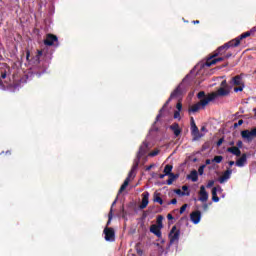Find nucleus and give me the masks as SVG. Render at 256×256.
<instances>
[{"label":"nucleus","mask_w":256,"mask_h":256,"mask_svg":"<svg viewBox=\"0 0 256 256\" xmlns=\"http://www.w3.org/2000/svg\"><path fill=\"white\" fill-rule=\"evenodd\" d=\"M214 185H215V181L210 180V181L207 183L206 187H207V189H211V187H213Z\"/></svg>","instance_id":"obj_37"},{"label":"nucleus","mask_w":256,"mask_h":256,"mask_svg":"<svg viewBox=\"0 0 256 256\" xmlns=\"http://www.w3.org/2000/svg\"><path fill=\"white\" fill-rule=\"evenodd\" d=\"M241 137L242 139H245L246 141H248V143H251V141H253V139H255L256 137V128L252 130L241 131Z\"/></svg>","instance_id":"obj_7"},{"label":"nucleus","mask_w":256,"mask_h":256,"mask_svg":"<svg viewBox=\"0 0 256 256\" xmlns=\"http://www.w3.org/2000/svg\"><path fill=\"white\" fill-rule=\"evenodd\" d=\"M171 205H177V200L175 198H173L171 201H170Z\"/></svg>","instance_id":"obj_52"},{"label":"nucleus","mask_w":256,"mask_h":256,"mask_svg":"<svg viewBox=\"0 0 256 256\" xmlns=\"http://www.w3.org/2000/svg\"><path fill=\"white\" fill-rule=\"evenodd\" d=\"M193 161H197V158H194Z\"/></svg>","instance_id":"obj_62"},{"label":"nucleus","mask_w":256,"mask_h":256,"mask_svg":"<svg viewBox=\"0 0 256 256\" xmlns=\"http://www.w3.org/2000/svg\"><path fill=\"white\" fill-rule=\"evenodd\" d=\"M154 203H159V205H163V198H161V193H154Z\"/></svg>","instance_id":"obj_25"},{"label":"nucleus","mask_w":256,"mask_h":256,"mask_svg":"<svg viewBox=\"0 0 256 256\" xmlns=\"http://www.w3.org/2000/svg\"><path fill=\"white\" fill-rule=\"evenodd\" d=\"M231 173H233V170L229 166V168H227V170L222 174V176L219 177V183H225L229 181V179H231Z\"/></svg>","instance_id":"obj_12"},{"label":"nucleus","mask_w":256,"mask_h":256,"mask_svg":"<svg viewBox=\"0 0 256 256\" xmlns=\"http://www.w3.org/2000/svg\"><path fill=\"white\" fill-rule=\"evenodd\" d=\"M233 165H236V167H245V165H247V161H230L229 167H233Z\"/></svg>","instance_id":"obj_23"},{"label":"nucleus","mask_w":256,"mask_h":256,"mask_svg":"<svg viewBox=\"0 0 256 256\" xmlns=\"http://www.w3.org/2000/svg\"><path fill=\"white\" fill-rule=\"evenodd\" d=\"M224 141H225V138H224V137L220 138V139L217 141V143H216L217 147H221V145H223V142H224Z\"/></svg>","instance_id":"obj_38"},{"label":"nucleus","mask_w":256,"mask_h":256,"mask_svg":"<svg viewBox=\"0 0 256 256\" xmlns=\"http://www.w3.org/2000/svg\"><path fill=\"white\" fill-rule=\"evenodd\" d=\"M135 249H136V253L137 255H143V250L141 249V242H138L136 245H135Z\"/></svg>","instance_id":"obj_29"},{"label":"nucleus","mask_w":256,"mask_h":256,"mask_svg":"<svg viewBox=\"0 0 256 256\" xmlns=\"http://www.w3.org/2000/svg\"><path fill=\"white\" fill-rule=\"evenodd\" d=\"M186 209H187V204L182 205L180 208V215H183V213H185Z\"/></svg>","instance_id":"obj_36"},{"label":"nucleus","mask_w":256,"mask_h":256,"mask_svg":"<svg viewBox=\"0 0 256 256\" xmlns=\"http://www.w3.org/2000/svg\"><path fill=\"white\" fill-rule=\"evenodd\" d=\"M172 100L173 99H171V97L168 98V100L165 102L163 107L160 109L158 115L156 116V121H159V119H161L163 117V111H165V109H167V105H169V103H171Z\"/></svg>","instance_id":"obj_19"},{"label":"nucleus","mask_w":256,"mask_h":256,"mask_svg":"<svg viewBox=\"0 0 256 256\" xmlns=\"http://www.w3.org/2000/svg\"><path fill=\"white\" fill-rule=\"evenodd\" d=\"M197 97L198 99L203 100V99H206V95H205V92L204 91H200L198 94H197Z\"/></svg>","instance_id":"obj_34"},{"label":"nucleus","mask_w":256,"mask_h":256,"mask_svg":"<svg viewBox=\"0 0 256 256\" xmlns=\"http://www.w3.org/2000/svg\"><path fill=\"white\" fill-rule=\"evenodd\" d=\"M221 61H225V56L222 57H213V54L210 55L206 60V67H211V65H217V63H221Z\"/></svg>","instance_id":"obj_11"},{"label":"nucleus","mask_w":256,"mask_h":256,"mask_svg":"<svg viewBox=\"0 0 256 256\" xmlns=\"http://www.w3.org/2000/svg\"><path fill=\"white\" fill-rule=\"evenodd\" d=\"M29 57H31V52L29 50L26 51V59L29 61Z\"/></svg>","instance_id":"obj_48"},{"label":"nucleus","mask_w":256,"mask_h":256,"mask_svg":"<svg viewBox=\"0 0 256 256\" xmlns=\"http://www.w3.org/2000/svg\"><path fill=\"white\" fill-rule=\"evenodd\" d=\"M243 124V120H239L237 123H234V129H237V127H241V125Z\"/></svg>","instance_id":"obj_39"},{"label":"nucleus","mask_w":256,"mask_h":256,"mask_svg":"<svg viewBox=\"0 0 256 256\" xmlns=\"http://www.w3.org/2000/svg\"><path fill=\"white\" fill-rule=\"evenodd\" d=\"M155 165H150V166H148L147 168H146V171H151V169H153V167H154Z\"/></svg>","instance_id":"obj_55"},{"label":"nucleus","mask_w":256,"mask_h":256,"mask_svg":"<svg viewBox=\"0 0 256 256\" xmlns=\"http://www.w3.org/2000/svg\"><path fill=\"white\" fill-rule=\"evenodd\" d=\"M206 165H211V161H206Z\"/></svg>","instance_id":"obj_60"},{"label":"nucleus","mask_w":256,"mask_h":256,"mask_svg":"<svg viewBox=\"0 0 256 256\" xmlns=\"http://www.w3.org/2000/svg\"><path fill=\"white\" fill-rule=\"evenodd\" d=\"M199 195V201H202V203H205L209 199V193L205 190V186L200 187Z\"/></svg>","instance_id":"obj_17"},{"label":"nucleus","mask_w":256,"mask_h":256,"mask_svg":"<svg viewBox=\"0 0 256 256\" xmlns=\"http://www.w3.org/2000/svg\"><path fill=\"white\" fill-rule=\"evenodd\" d=\"M169 175V178L167 180V185H173V181H175V179H178L179 178V174H168Z\"/></svg>","instance_id":"obj_24"},{"label":"nucleus","mask_w":256,"mask_h":256,"mask_svg":"<svg viewBox=\"0 0 256 256\" xmlns=\"http://www.w3.org/2000/svg\"><path fill=\"white\" fill-rule=\"evenodd\" d=\"M231 57H233V53H231V52H227V53L224 55V59H229V58H231Z\"/></svg>","instance_id":"obj_43"},{"label":"nucleus","mask_w":256,"mask_h":256,"mask_svg":"<svg viewBox=\"0 0 256 256\" xmlns=\"http://www.w3.org/2000/svg\"><path fill=\"white\" fill-rule=\"evenodd\" d=\"M116 204H117V198L113 201V203L111 205V209H113V207H115Z\"/></svg>","instance_id":"obj_54"},{"label":"nucleus","mask_w":256,"mask_h":256,"mask_svg":"<svg viewBox=\"0 0 256 256\" xmlns=\"http://www.w3.org/2000/svg\"><path fill=\"white\" fill-rule=\"evenodd\" d=\"M250 35H255L256 33V26L249 30Z\"/></svg>","instance_id":"obj_46"},{"label":"nucleus","mask_w":256,"mask_h":256,"mask_svg":"<svg viewBox=\"0 0 256 256\" xmlns=\"http://www.w3.org/2000/svg\"><path fill=\"white\" fill-rule=\"evenodd\" d=\"M231 47H237V45H235V42L233 40L218 47V49L212 53V57H219V55L224 57L225 53H227V51H229Z\"/></svg>","instance_id":"obj_3"},{"label":"nucleus","mask_w":256,"mask_h":256,"mask_svg":"<svg viewBox=\"0 0 256 256\" xmlns=\"http://www.w3.org/2000/svg\"><path fill=\"white\" fill-rule=\"evenodd\" d=\"M176 109H177L178 111H181V110L183 109V104H181V102H178V103L176 104Z\"/></svg>","instance_id":"obj_42"},{"label":"nucleus","mask_w":256,"mask_h":256,"mask_svg":"<svg viewBox=\"0 0 256 256\" xmlns=\"http://www.w3.org/2000/svg\"><path fill=\"white\" fill-rule=\"evenodd\" d=\"M241 81H242V78L239 75L232 78L233 85H241Z\"/></svg>","instance_id":"obj_27"},{"label":"nucleus","mask_w":256,"mask_h":256,"mask_svg":"<svg viewBox=\"0 0 256 256\" xmlns=\"http://www.w3.org/2000/svg\"><path fill=\"white\" fill-rule=\"evenodd\" d=\"M227 152L235 155L236 157H241V150L237 146L227 148Z\"/></svg>","instance_id":"obj_21"},{"label":"nucleus","mask_w":256,"mask_h":256,"mask_svg":"<svg viewBox=\"0 0 256 256\" xmlns=\"http://www.w3.org/2000/svg\"><path fill=\"white\" fill-rule=\"evenodd\" d=\"M183 95V83H180L177 88L171 93L170 99H177Z\"/></svg>","instance_id":"obj_14"},{"label":"nucleus","mask_w":256,"mask_h":256,"mask_svg":"<svg viewBox=\"0 0 256 256\" xmlns=\"http://www.w3.org/2000/svg\"><path fill=\"white\" fill-rule=\"evenodd\" d=\"M216 163H221V161H216Z\"/></svg>","instance_id":"obj_63"},{"label":"nucleus","mask_w":256,"mask_h":256,"mask_svg":"<svg viewBox=\"0 0 256 256\" xmlns=\"http://www.w3.org/2000/svg\"><path fill=\"white\" fill-rule=\"evenodd\" d=\"M170 129L173 132V134L175 135V137H179V135H181V128L179 127L178 123H173L170 126Z\"/></svg>","instance_id":"obj_20"},{"label":"nucleus","mask_w":256,"mask_h":256,"mask_svg":"<svg viewBox=\"0 0 256 256\" xmlns=\"http://www.w3.org/2000/svg\"><path fill=\"white\" fill-rule=\"evenodd\" d=\"M237 161H247V154H242V156Z\"/></svg>","instance_id":"obj_41"},{"label":"nucleus","mask_w":256,"mask_h":256,"mask_svg":"<svg viewBox=\"0 0 256 256\" xmlns=\"http://www.w3.org/2000/svg\"><path fill=\"white\" fill-rule=\"evenodd\" d=\"M247 37H251V32L249 31L244 32L240 36L233 39L232 41H234V45H236V47H239V45H241V41H243V39H247Z\"/></svg>","instance_id":"obj_13"},{"label":"nucleus","mask_w":256,"mask_h":256,"mask_svg":"<svg viewBox=\"0 0 256 256\" xmlns=\"http://www.w3.org/2000/svg\"><path fill=\"white\" fill-rule=\"evenodd\" d=\"M150 149H151V146L149 142L147 140L143 141L137 153V160L141 161V159H147V157H149Z\"/></svg>","instance_id":"obj_2"},{"label":"nucleus","mask_w":256,"mask_h":256,"mask_svg":"<svg viewBox=\"0 0 256 256\" xmlns=\"http://www.w3.org/2000/svg\"><path fill=\"white\" fill-rule=\"evenodd\" d=\"M122 213H123V217H125L126 213H125V207L122 206V209H121Z\"/></svg>","instance_id":"obj_57"},{"label":"nucleus","mask_w":256,"mask_h":256,"mask_svg":"<svg viewBox=\"0 0 256 256\" xmlns=\"http://www.w3.org/2000/svg\"><path fill=\"white\" fill-rule=\"evenodd\" d=\"M44 45L47 47H53V45L59 47V38H57V35L47 34L46 39L44 40Z\"/></svg>","instance_id":"obj_6"},{"label":"nucleus","mask_w":256,"mask_h":256,"mask_svg":"<svg viewBox=\"0 0 256 256\" xmlns=\"http://www.w3.org/2000/svg\"><path fill=\"white\" fill-rule=\"evenodd\" d=\"M229 93H230L229 90L221 87L218 89L217 92H212V93L208 94L207 98L211 103V101H215V99H217V97H227V95H229Z\"/></svg>","instance_id":"obj_4"},{"label":"nucleus","mask_w":256,"mask_h":256,"mask_svg":"<svg viewBox=\"0 0 256 256\" xmlns=\"http://www.w3.org/2000/svg\"><path fill=\"white\" fill-rule=\"evenodd\" d=\"M234 91L235 93H239V91H243V86L235 87Z\"/></svg>","instance_id":"obj_45"},{"label":"nucleus","mask_w":256,"mask_h":256,"mask_svg":"<svg viewBox=\"0 0 256 256\" xmlns=\"http://www.w3.org/2000/svg\"><path fill=\"white\" fill-rule=\"evenodd\" d=\"M175 193H176V195H180L181 197H184V195L189 196V192L185 193V192L181 191V189H176Z\"/></svg>","instance_id":"obj_33"},{"label":"nucleus","mask_w":256,"mask_h":256,"mask_svg":"<svg viewBox=\"0 0 256 256\" xmlns=\"http://www.w3.org/2000/svg\"><path fill=\"white\" fill-rule=\"evenodd\" d=\"M103 233L105 235V241H108L110 243H113V241H115V229L106 226L103 230Z\"/></svg>","instance_id":"obj_8"},{"label":"nucleus","mask_w":256,"mask_h":256,"mask_svg":"<svg viewBox=\"0 0 256 256\" xmlns=\"http://www.w3.org/2000/svg\"><path fill=\"white\" fill-rule=\"evenodd\" d=\"M190 220L192 221V223H194V225L199 224L201 221V211L196 210V211L192 212L190 214Z\"/></svg>","instance_id":"obj_15"},{"label":"nucleus","mask_w":256,"mask_h":256,"mask_svg":"<svg viewBox=\"0 0 256 256\" xmlns=\"http://www.w3.org/2000/svg\"><path fill=\"white\" fill-rule=\"evenodd\" d=\"M236 147H238V149H241V147H243V141L239 140L237 143H236Z\"/></svg>","instance_id":"obj_47"},{"label":"nucleus","mask_w":256,"mask_h":256,"mask_svg":"<svg viewBox=\"0 0 256 256\" xmlns=\"http://www.w3.org/2000/svg\"><path fill=\"white\" fill-rule=\"evenodd\" d=\"M1 78L7 79V72H1Z\"/></svg>","instance_id":"obj_49"},{"label":"nucleus","mask_w":256,"mask_h":256,"mask_svg":"<svg viewBox=\"0 0 256 256\" xmlns=\"http://www.w3.org/2000/svg\"><path fill=\"white\" fill-rule=\"evenodd\" d=\"M212 161H223V156H216Z\"/></svg>","instance_id":"obj_44"},{"label":"nucleus","mask_w":256,"mask_h":256,"mask_svg":"<svg viewBox=\"0 0 256 256\" xmlns=\"http://www.w3.org/2000/svg\"><path fill=\"white\" fill-rule=\"evenodd\" d=\"M181 117V112L179 110L174 112V119H179Z\"/></svg>","instance_id":"obj_40"},{"label":"nucleus","mask_w":256,"mask_h":256,"mask_svg":"<svg viewBox=\"0 0 256 256\" xmlns=\"http://www.w3.org/2000/svg\"><path fill=\"white\" fill-rule=\"evenodd\" d=\"M221 87H227V80H223L222 82H221Z\"/></svg>","instance_id":"obj_50"},{"label":"nucleus","mask_w":256,"mask_h":256,"mask_svg":"<svg viewBox=\"0 0 256 256\" xmlns=\"http://www.w3.org/2000/svg\"><path fill=\"white\" fill-rule=\"evenodd\" d=\"M205 165H201L199 168H198V174L199 175H203L204 171H205Z\"/></svg>","instance_id":"obj_35"},{"label":"nucleus","mask_w":256,"mask_h":256,"mask_svg":"<svg viewBox=\"0 0 256 256\" xmlns=\"http://www.w3.org/2000/svg\"><path fill=\"white\" fill-rule=\"evenodd\" d=\"M41 55H43V51H42V50H38V55H37V57L39 58V57H41Z\"/></svg>","instance_id":"obj_56"},{"label":"nucleus","mask_w":256,"mask_h":256,"mask_svg":"<svg viewBox=\"0 0 256 256\" xmlns=\"http://www.w3.org/2000/svg\"><path fill=\"white\" fill-rule=\"evenodd\" d=\"M161 229H162L161 226H157V224H153L150 226V233H153L154 235H156V237L161 239L162 237Z\"/></svg>","instance_id":"obj_18"},{"label":"nucleus","mask_w":256,"mask_h":256,"mask_svg":"<svg viewBox=\"0 0 256 256\" xmlns=\"http://www.w3.org/2000/svg\"><path fill=\"white\" fill-rule=\"evenodd\" d=\"M6 155H11V152H10V151H7V152H6Z\"/></svg>","instance_id":"obj_61"},{"label":"nucleus","mask_w":256,"mask_h":256,"mask_svg":"<svg viewBox=\"0 0 256 256\" xmlns=\"http://www.w3.org/2000/svg\"><path fill=\"white\" fill-rule=\"evenodd\" d=\"M206 161H211V160H209V159H206Z\"/></svg>","instance_id":"obj_64"},{"label":"nucleus","mask_w":256,"mask_h":256,"mask_svg":"<svg viewBox=\"0 0 256 256\" xmlns=\"http://www.w3.org/2000/svg\"><path fill=\"white\" fill-rule=\"evenodd\" d=\"M147 205H149V192L146 191L142 194V202L139 205V209H146Z\"/></svg>","instance_id":"obj_16"},{"label":"nucleus","mask_w":256,"mask_h":256,"mask_svg":"<svg viewBox=\"0 0 256 256\" xmlns=\"http://www.w3.org/2000/svg\"><path fill=\"white\" fill-rule=\"evenodd\" d=\"M190 125L194 140L201 139V133L199 132V128L197 127V124H195V119L193 117L190 118Z\"/></svg>","instance_id":"obj_10"},{"label":"nucleus","mask_w":256,"mask_h":256,"mask_svg":"<svg viewBox=\"0 0 256 256\" xmlns=\"http://www.w3.org/2000/svg\"><path fill=\"white\" fill-rule=\"evenodd\" d=\"M156 226L163 228V217L161 215H159L157 217V225Z\"/></svg>","instance_id":"obj_32"},{"label":"nucleus","mask_w":256,"mask_h":256,"mask_svg":"<svg viewBox=\"0 0 256 256\" xmlns=\"http://www.w3.org/2000/svg\"><path fill=\"white\" fill-rule=\"evenodd\" d=\"M167 219H168V221H173L174 217L172 214H168Z\"/></svg>","instance_id":"obj_51"},{"label":"nucleus","mask_w":256,"mask_h":256,"mask_svg":"<svg viewBox=\"0 0 256 256\" xmlns=\"http://www.w3.org/2000/svg\"><path fill=\"white\" fill-rule=\"evenodd\" d=\"M212 201H214V203H219V196H217V187H214L212 189Z\"/></svg>","instance_id":"obj_26"},{"label":"nucleus","mask_w":256,"mask_h":256,"mask_svg":"<svg viewBox=\"0 0 256 256\" xmlns=\"http://www.w3.org/2000/svg\"><path fill=\"white\" fill-rule=\"evenodd\" d=\"M166 174H160L159 178L164 179Z\"/></svg>","instance_id":"obj_59"},{"label":"nucleus","mask_w":256,"mask_h":256,"mask_svg":"<svg viewBox=\"0 0 256 256\" xmlns=\"http://www.w3.org/2000/svg\"><path fill=\"white\" fill-rule=\"evenodd\" d=\"M180 235L181 231L177 229V226H173L169 233L170 245H173V243L179 241Z\"/></svg>","instance_id":"obj_9"},{"label":"nucleus","mask_w":256,"mask_h":256,"mask_svg":"<svg viewBox=\"0 0 256 256\" xmlns=\"http://www.w3.org/2000/svg\"><path fill=\"white\" fill-rule=\"evenodd\" d=\"M187 179L190 181H193V183H196V181H199V174L197 173V170H192L190 174L187 176Z\"/></svg>","instance_id":"obj_22"},{"label":"nucleus","mask_w":256,"mask_h":256,"mask_svg":"<svg viewBox=\"0 0 256 256\" xmlns=\"http://www.w3.org/2000/svg\"><path fill=\"white\" fill-rule=\"evenodd\" d=\"M139 167V162H136L132 165V168L130 170V172L128 173L127 178L124 180L123 184L121 185L119 191H118V195H121V193H123V191H125V189H127V187L129 186V182L131 181V179H134L136 173H137V169Z\"/></svg>","instance_id":"obj_1"},{"label":"nucleus","mask_w":256,"mask_h":256,"mask_svg":"<svg viewBox=\"0 0 256 256\" xmlns=\"http://www.w3.org/2000/svg\"><path fill=\"white\" fill-rule=\"evenodd\" d=\"M159 153H161V150H159V148H156L148 153V157H157Z\"/></svg>","instance_id":"obj_28"},{"label":"nucleus","mask_w":256,"mask_h":256,"mask_svg":"<svg viewBox=\"0 0 256 256\" xmlns=\"http://www.w3.org/2000/svg\"><path fill=\"white\" fill-rule=\"evenodd\" d=\"M210 101L209 98H204L202 100H200L198 103L192 105V107L189 109V113H197V111H199V109H205V107H207V105H209Z\"/></svg>","instance_id":"obj_5"},{"label":"nucleus","mask_w":256,"mask_h":256,"mask_svg":"<svg viewBox=\"0 0 256 256\" xmlns=\"http://www.w3.org/2000/svg\"><path fill=\"white\" fill-rule=\"evenodd\" d=\"M113 219V209L110 208V212L108 214V221H107V226L106 227H109V225H111V220Z\"/></svg>","instance_id":"obj_31"},{"label":"nucleus","mask_w":256,"mask_h":256,"mask_svg":"<svg viewBox=\"0 0 256 256\" xmlns=\"http://www.w3.org/2000/svg\"><path fill=\"white\" fill-rule=\"evenodd\" d=\"M182 190L183 191H189V186H187V185L182 186Z\"/></svg>","instance_id":"obj_53"},{"label":"nucleus","mask_w":256,"mask_h":256,"mask_svg":"<svg viewBox=\"0 0 256 256\" xmlns=\"http://www.w3.org/2000/svg\"><path fill=\"white\" fill-rule=\"evenodd\" d=\"M192 23H193L194 25H199V20H194Z\"/></svg>","instance_id":"obj_58"},{"label":"nucleus","mask_w":256,"mask_h":256,"mask_svg":"<svg viewBox=\"0 0 256 256\" xmlns=\"http://www.w3.org/2000/svg\"><path fill=\"white\" fill-rule=\"evenodd\" d=\"M171 171H173V166L166 165L165 168H164L165 175H171L172 174Z\"/></svg>","instance_id":"obj_30"}]
</instances>
